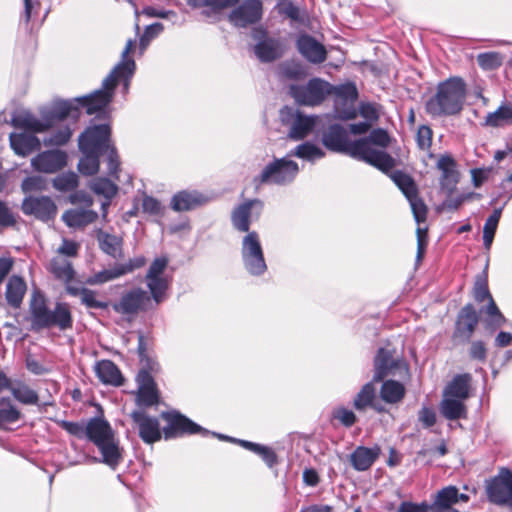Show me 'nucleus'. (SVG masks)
I'll list each match as a JSON object with an SVG mask.
<instances>
[{
    "label": "nucleus",
    "mask_w": 512,
    "mask_h": 512,
    "mask_svg": "<svg viewBox=\"0 0 512 512\" xmlns=\"http://www.w3.org/2000/svg\"><path fill=\"white\" fill-rule=\"evenodd\" d=\"M94 371L103 384L119 387L124 383L121 371L111 360L104 359L96 362Z\"/></svg>",
    "instance_id": "29"
},
{
    "label": "nucleus",
    "mask_w": 512,
    "mask_h": 512,
    "mask_svg": "<svg viewBox=\"0 0 512 512\" xmlns=\"http://www.w3.org/2000/svg\"><path fill=\"white\" fill-rule=\"evenodd\" d=\"M479 317L472 304H466L458 313L453 339L462 343L470 341L477 325Z\"/></svg>",
    "instance_id": "21"
},
{
    "label": "nucleus",
    "mask_w": 512,
    "mask_h": 512,
    "mask_svg": "<svg viewBox=\"0 0 512 512\" xmlns=\"http://www.w3.org/2000/svg\"><path fill=\"white\" fill-rule=\"evenodd\" d=\"M473 296L476 302L481 303L485 300L488 302L493 299L489 288H488V281H487V275L485 272L483 274L477 276L474 288H473Z\"/></svg>",
    "instance_id": "52"
},
{
    "label": "nucleus",
    "mask_w": 512,
    "mask_h": 512,
    "mask_svg": "<svg viewBox=\"0 0 512 512\" xmlns=\"http://www.w3.org/2000/svg\"><path fill=\"white\" fill-rule=\"evenodd\" d=\"M164 26L160 22H155L146 26L143 35L139 40V48L143 52L149 45L150 41L162 33Z\"/></svg>",
    "instance_id": "54"
},
{
    "label": "nucleus",
    "mask_w": 512,
    "mask_h": 512,
    "mask_svg": "<svg viewBox=\"0 0 512 512\" xmlns=\"http://www.w3.org/2000/svg\"><path fill=\"white\" fill-rule=\"evenodd\" d=\"M374 382L375 381L372 380L364 384L355 395L353 399V407L357 411H365L370 407V405H373V402L376 400V387Z\"/></svg>",
    "instance_id": "43"
},
{
    "label": "nucleus",
    "mask_w": 512,
    "mask_h": 512,
    "mask_svg": "<svg viewBox=\"0 0 512 512\" xmlns=\"http://www.w3.org/2000/svg\"><path fill=\"white\" fill-rule=\"evenodd\" d=\"M380 452V447L377 445L372 448L358 446L350 455L351 465L357 471H366L377 460Z\"/></svg>",
    "instance_id": "30"
},
{
    "label": "nucleus",
    "mask_w": 512,
    "mask_h": 512,
    "mask_svg": "<svg viewBox=\"0 0 512 512\" xmlns=\"http://www.w3.org/2000/svg\"><path fill=\"white\" fill-rule=\"evenodd\" d=\"M57 424L72 436L83 438L86 434V425L79 422H72L67 420H59Z\"/></svg>",
    "instance_id": "62"
},
{
    "label": "nucleus",
    "mask_w": 512,
    "mask_h": 512,
    "mask_svg": "<svg viewBox=\"0 0 512 512\" xmlns=\"http://www.w3.org/2000/svg\"><path fill=\"white\" fill-rule=\"evenodd\" d=\"M241 259L244 269L252 276H262L267 271L260 236L256 231L248 232L242 238Z\"/></svg>",
    "instance_id": "9"
},
{
    "label": "nucleus",
    "mask_w": 512,
    "mask_h": 512,
    "mask_svg": "<svg viewBox=\"0 0 512 512\" xmlns=\"http://www.w3.org/2000/svg\"><path fill=\"white\" fill-rule=\"evenodd\" d=\"M136 381L138 384L135 399L137 409L144 410V408L158 404L159 393L152 375L146 370H141L136 376Z\"/></svg>",
    "instance_id": "20"
},
{
    "label": "nucleus",
    "mask_w": 512,
    "mask_h": 512,
    "mask_svg": "<svg viewBox=\"0 0 512 512\" xmlns=\"http://www.w3.org/2000/svg\"><path fill=\"white\" fill-rule=\"evenodd\" d=\"M333 85L321 78H312L305 85H291L290 94L302 105L316 106L332 94Z\"/></svg>",
    "instance_id": "10"
},
{
    "label": "nucleus",
    "mask_w": 512,
    "mask_h": 512,
    "mask_svg": "<svg viewBox=\"0 0 512 512\" xmlns=\"http://www.w3.org/2000/svg\"><path fill=\"white\" fill-rule=\"evenodd\" d=\"M380 396L386 403H399L405 396V387L398 381L386 380L382 383Z\"/></svg>",
    "instance_id": "42"
},
{
    "label": "nucleus",
    "mask_w": 512,
    "mask_h": 512,
    "mask_svg": "<svg viewBox=\"0 0 512 512\" xmlns=\"http://www.w3.org/2000/svg\"><path fill=\"white\" fill-rule=\"evenodd\" d=\"M280 119L283 125L289 128L288 136L293 140H302L315 128L317 116H307L291 107L280 110Z\"/></svg>",
    "instance_id": "12"
},
{
    "label": "nucleus",
    "mask_w": 512,
    "mask_h": 512,
    "mask_svg": "<svg viewBox=\"0 0 512 512\" xmlns=\"http://www.w3.org/2000/svg\"><path fill=\"white\" fill-rule=\"evenodd\" d=\"M367 144V153L362 156H357L358 160L365 161L372 166L380 169L383 172L391 170L395 166V160L385 151L377 150L372 145L386 148L390 143L388 133L383 129H374L370 132L368 137L361 138Z\"/></svg>",
    "instance_id": "8"
},
{
    "label": "nucleus",
    "mask_w": 512,
    "mask_h": 512,
    "mask_svg": "<svg viewBox=\"0 0 512 512\" xmlns=\"http://www.w3.org/2000/svg\"><path fill=\"white\" fill-rule=\"evenodd\" d=\"M465 401L443 396L440 403V412L447 420H458L467 417V407Z\"/></svg>",
    "instance_id": "37"
},
{
    "label": "nucleus",
    "mask_w": 512,
    "mask_h": 512,
    "mask_svg": "<svg viewBox=\"0 0 512 512\" xmlns=\"http://www.w3.org/2000/svg\"><path fill=\"white\" fill-rule=\"evenodd\" d=\"M16 224V217L12 209L5 202L0 200V227L7 228Z\"/></svg>",
    "instance_id": "63"
},
{
    "label": "nucleus",
    "mask_w": 512,
    "mask_h": 512,
    "mask_svg": "<svg viewBox=\"0 0 512 512\" xmlns=\"http://www.w3.org/2000/svg\"><path fill=\"white\" fill-rule=\"evenodd\" d=\"M29 314L31 329L35 332L51 328L66 331L73 327V317L69 304L57 302L54 308L50 309L46 297L39 291L33 292L31 296Z\"/></svg>",
    "instance_id": "2"
},
{
    "label": "nucleus",
    "mask_w": 512,
    "mask_h": 512,
    "mask_svg": "<svg viewBox=\"0 0 512 512\" xmlns=\"http://www.w3.org/2000/svg\"><path fill=\"white\" fill-rule=\"evenodd\" d=\"M121 276H123V271L121 270L120 265L116 264L111 269H105L94 274L93 276H90L86 282L90 285L103 284Z\"/></svg>",
    "instance_id": "51"
},
{
    "label": "nucleus",
    "mask_w": 512,
    "mask_h": 512,
    "mask_svg": "<svg viewBox=\"0 0 512 512\" xmlns=\"http://www.w3.org/2000/svg\"><path fill=\"white\" fill-rule=\"evenodd\" d=\"M502 208L494 209L493 213L486 219L483 227V245L489 250L493 243V239L501 217Z\"/></svg>",
    "instance_id": "44"
},
{
    "label": "nucleus",
    "mask_w": 512,
    "mask_h": 512,
    "mask_svg": "<svg viewBox=\"0 0 512 512\" xmlns=\"http://www.w3.org/2000/svg\"><path fill=\"white\" fill-rule=\"evenodd\" d=\"M10 393L16 401L23 405H39L37 391L21 380L14 381Z\"/></svg>",
    "instance_id": "39"
},
{
    "label": "nucleus",
    "mask_w": 512,
    "mask_h": 512,
    "mask_svg": "<svg viewBox=\"0 0 512 512\" xmlns=\"http://www.w3.org/2000/svg\"><path fill=\"white\" fill-rule=\"evenodd\" d=\"M429 506V503L426 501L421 503L403 501L400 503L396 512H431Z\"/></svg>",
    "instance_id": "64"
},
{
    "label": "nucleus",
    "mask_w": 512,
    "mask_h": 512,
    "mask_svg": "<svg viewBox=\"0 0 512 512\" xmlns=\"http://www.w3.org/2000/svg\"><path fill=\"white\" fill-rule=\"evenodd\" d=\"M27 290L24 279L18 275H12L6 285L5 297L7 303L13 308H19L23 302Z\"/></svg>",
    "instance_id": "35"
},
{
    "label": "nucleus",
    "mask_w": 512,
    "mask_h": 512,
    "mask_svg": "<svg viewBox=\"0 0 512 512\" xmlns=\"http://www.w3.org/2000/svg\"><path fill=\"white\" fill-rule=\"evenodd\" d=\"M111 130L109 125L100 124L88 127L78 139V146L82 153L104 154L109 148Z\"/></svg>",
    "instance_id": "14"
},
{
    "label": "nucleus",
    "mask_w": 512,
    "mask_h": 512,
    "mask_svg": "<svg viewBox=\"0 0 512 512\" xmlns=\"http://www.w3.org/2000/svg\"><path fill=\"white\" fill-rule=\"evenodd\" d=\"M391 179L402 191L406 198L411 197L418 192L414 180L408 174L402 171L393 172L391 174Z\"/></svg>",
    "instance_id": "46"
},
{
    "label": "nucleus",
    "mask_w": 512,
    "mask_h": 512,
    "mask_svg": "<svg viewBox=\"0 0 512 512\" xmlns=\"http://www.w3.org/2000/svg\"><path fill=\"white\" fill-rule=\"evenodd\" d=\"M296 47L299 53L310 63L320 64L327 58L325 47L310 35L301 34L297 38Z\"/></svg>",
    "instance_id": "24"
},
{
    "label": "nucleus",
    "mask_w": 512,
    "mask_h": 512,
    "mask_svg": "<svg viewBox=\"0 0 512 512\" xmlns=\"http://www.w3.org/2000/svg\"><path fill=\"white\" fill-rule=\"evenodd\" d=\"M188 4L194 7H209L214 11H219L236 5L239 0H186Z\"/></svg>",
    "instance_id": "53"
},
{
    "label": "nucleus",
    "mask_w": 512,
    "mask_h": 512,
    "mask_svg": "<svg viewBox=\"0 0 512 512\" xmlns=\"http://www.w3.org/2000/svg\"><path fill=\"white\" fill-rule=\"evenodd\" d=\"M209 201V198L196 190H182L173 195L170 206L176 212L196 209Z\"/></svg>",
    "instance_id": "25"
},
{
    "label": "nucleus",
    "mask_w": 512,
    "mask_h": 512,
    "mask_svg": "<svg viewBox=\"0 0 512 512\" xmlns=\"http://www.w3.org/2000/svg\"><path fill=\"white\" fill-rule=\"evenodd\" d=\"M466 99V84L460 77H451L437 85L436 93L425 105L426 112L433 117L459 114Z\"/></svg>",
    "instance_id": "3"
},
{
    "label": "nucleus",
    "mask_w": 512,
    "mask_h": 512,
    "mask_svg": "<svg viewBox=\"0 0 512 512\" xmlns=\"http://www.w3.org/2000/svg\"><path fill=\"white\" fill-rule=\"evenodd\" d=\"M455 504H457L456 487L447 486L437 492L429 508L431 512H459L453 508Z\"/></svg>",
    "instance_id": "32"
},
{
    "label": "nucleus",
    "mask_w": 512,
    "mask_h": 512,
    "mask_svg": "<svg viewBox=\"0 0 512 512\" xmlns=\"http://www.w3.org/2000/svg\"><path fill=\"white\" fill-rule=\"evenodd\" d=\"M99 246L101 250L112 258L118 259L123 256L121 237L109 233L101 232L98 235Z\"/></svg>",
    "instance_id": "40"
},
{
    "label": "nucleus",
    "mask_w": 512,
    "mask_h": 512,
    "mask_svg": "<svg viewBox=\"0 0 512 512\" xmlns=\"http://www.w3.org/2000/svg\"><path fill=\"white\" fill-rule=\"evenodd\" d=\"M483 125L491 128L512 126V102H503L495 111L489 112Z\"/></svg>",
    "instance_id": "34"
},
{
    "label": "nucleus",
    "mask_w": 512,
    "mask_h": 512,
    "mask_svg": "<svg viewBox=\"0 0 512 512\" xmlns=\"http://www.w3.org/2000/svg\"><path fill=\"white\" fill-rule=\"evenodd\" d=\"M21 209L25 215L34 216L43 222L54 219L57 213V206L49 196L26 197Z\"/></svg>",
    "instance_id": "18"
},
{
    "label": "nucleus",
    "mask_w": 512,
    "mask_h": 512,
    "mask_svg": "<svg viewBox=\"0 0 512 512\" xmlns=\"http://www.w3.org/2000/svg\"><path fill=\"white\" fill-rule=\"evenodd\" d=\"M489 502L512 509V471L501 468L499 473L486 482Z\"/></svg>",
    "instance_id": "11"
},
{
    "label": "nucleus",
    "mask_w": 512,
    "mask_h": 512,
    "mask_svg": "<svg viewBox=\"0 0 512 512\" xmlns=\"http://www.w3.org/2000/svg\"><path fill=\"white\" fill-rule=\"evenodd\" d=\"M49 271L53 276L65 284L67 290L68 285H73L72 280L75 276V270L72 263L64 257H54L49 264Z\"/></svg>",
    "instance_id": "36"
},
{
    "label": "nucleus",
    "mask_w": 512,
    "mask_h": 512,
    "mask_svg": "<svg viewBox=\"0 0 512 512\" xmlns=\"http://www.w3.org/2000/svg\"><path fill=\"white\" fill-rule=\"evenodd\" d=\"M332 94L336 97L337 100H342L344 102L353 103L358 98V90L355 83L353 82L333 86Z\"/></svg>",
    "instance_id": "49"
},
{
    "label": "nucleus",
    "mask_w": 512,
    "mask_h": 512,
    "mask_svg": "<svg viewBox=\"0 0 512 512\" xmlns=\"http://www.w3.org/2000/svg\"><path fill=\"white\" fill-rule=\"evenodd\" d=\"M67 293L71 296H80L81 303L87 308L107 309L108 303L97 299V293L88 288H81L76 285H68Z\"/></svg>",
    "instance_id": "38"
},
{
    "label": "nucleus",
    "mask_w": 512,
    "mask_h": 512,
    "mask_svg": "<svg viewBox=\"0 0 512 512\" xmlns=\"http://www.w3.org/2000/svg\"><path fill=\"white\" fill-rule=\"evenodd\" d=\"M333 418L338 420L343 426L352 427L357 420L355 413L345 407H338L333 410Z\"/></svg>",
    "instance_id": "61"
},
{
    "label": "nucleus",
    "mask_w": 512,
    "mask_h": 512,
    "mask_svg": "<svg viewBox=\"0 0 512 512\" xmlns=\"http://www.w3.org/2000/svg\"><path fill=\"white\" fill-rule=\"evenodd\" d=\"M151 304L149 293L141 288H133L121 295L118 302L112 305L116 313L126 316H135L146 311Z\"/></svg>",
    "instance_id": "16"
},
{
    "label": "nucleus",
    "mask_w": 512,
    "mask_h": 512,
    "mask_svg": "<svg viewBox=\"0 0 512 512\" xmlns=\"http://www.w3.org/2000/svg\"><path fill=\"white\" fill-rule=\"evenodd\" d=\"M167 265L168 259L166 257L156 258L151 263L145 276V282L150 292V300L153 299L156 305L165 300L170 285V279L164 275Z\"/></svg>",
    "instance_id": "13"
},
{
    "label": "nucleus",
    "mask_w": 512,
    "mask_h": 512,
    "mask_svg": "<svg viewBox=\"0 0 512 512\" xmlns=\"http://www.w3.org/2000/svg\"><path fill=\"white\" fill-rule=\"evenodd\" d=\"M163 419L166 420L167 425L164 427V438L165 439H172L178 436L182 435H192V434H200L203 437L207 436H213L217 437L221 440L226 441H236L235 438L216 433V432H210L209 430L201 427L197 423L193 422L188 417L182 415L181 413L177 411H170V412H163L162 413Z\"/></svg>",
    "instance_id": "7"
},
{
    "label": "nucleus",
    "mask_w": 512,
    "mask_h": 512,
    "mask_svg": "<svg viewBox=\"0 0 512 512\" xmlns=\"http://www.w3.org/2000/svg\"><path fill=\"white\" fill-rule=\"evenodd\" d=\"M281 73L288 79L297 80L305 76L304 67L295 61H287L280 67Z\"/></svg>",
    "instance_id": "55"
},
{
    "label": "nucleus",
    "mask_w": 512,
    "mask_h": 512,
    "mask_svg": "<svg viewBox=\"0 0 512 512\" xmlns=\"http://www.w3.org/2000/svg\"><path fill=\"white\" fill-rule=\"evenodd\" d=\"M415 221L417 223L424 222L427 216V207L424 202L418 197V192L413 196L408 197Z\"/></svg>",
    "instance_id": "57"
},
{
    "label": "nucleus",
    "mask_w": 512,
    "mask_h": 512,
    "mask_svg": "<svg viewBox=\"0 0 512 512\" xmlns=\"http://www.w3.org/2000/svg\"><path fill=\"white\" fill-rule=\"evenodd\" d=\"M45 188L46 181L40 175L28 176L21 183V189L24 193L42 191Z\"/></svg>",
    "instance_id": "58"
},
{
    "label": "nucleus",
    "mask_w": 512,
    "mask_h": 512,
    "mask_svg": "<svg viewBox=\"0 0 512 512\" xmlns=\"http://www.w3.org/2000/svg\"><path fill=\"white\" fill-rule=\"evenodd\" d=\"M53 186L60 192L72 191L78 186V175L74 172L62 173L54 178Z\"/></svg>",
    "instance_id": "50"
},
{
    "label": "nucleus",
    "mask_w": 512,
    "mask_h": 512,
    "mask_svg": "<svg viewBox=\"0 0 512 512\" xmlns=\"http://www.w3.org/2000/svg\"><path fill=\"white\" fill-rule=\"evenodd\" d=\"M98 218L97 212L91 209L75 208L67 210L62 220L68 227L81 228L93 223Z\"/></svg>",
    "instance_id": "33"
},
{
    "label": "nucleus",
    "mask_w": 512,
    "mask_h": 512,
    "mask_svg": "<svg viewBox=\"0 0 512 512\" xmlns=\"http://www.w3.org/2000/svg\"><path fill=\"white\" fill-rule=\"evenodd\" d=\"M263 6L260 0H245L234 8L230 15V22L240 28L259 22L262 18Z\"/></svg>",
    "instance_id": "19"
},
{
    "label": "nucleus",
    "mask_w": 512,
    "mask_h": 512,
    "mask_svg": "<svg viewBox=\"0 0 512 512\" xmlns=\"http://www.w3.org/2000/svg\"><path fill=\"white\" fill-rule=\"evenodd\" d=\"M288 156H296L300 159L314 163L315 161L322 159L325 156V152L313 142L306 141L291 150Z\"/></svg>",
    "instance_id": "41"
},
{
    "label": "nucleus",
    "mask_w": 512,
    "mask_h": 512,
    "mask_svg": "<svg viewBox=\"0 0 512 512\" xmlns=\"http://www.w3.org/2000/svg\"><path fill=\"white\" fill-rule=\"evenodd\" d=\"M67 164V154L61 150H46L31 159V167L42 173L52 174Z\"/></svg>",
    "instance_id": "22"
},
{
    "label": "nucleus",
    "mask_w": 512,
    "mask_h": 512,
    "mask_svg": "<svg viewBox=\"0 0 512 512\" xmlns=\"http://www.w3.org/2000/svg\"><path fill=\"white\" fill-rule=\"evenodd\" d=\"M134 40L129 39L121 55V61L113 68L102 82V88L93 93L75 98L74 100H60L54 102L50 110L43 113V119H28L26 126L34 132H44L55 122L68 117L76 120L80 115V108L86 109L88 115L104 110L112 101L114 89L118 83H122L123 93L129 91L131 79L135 73L136 64L128 54L134 47Z\"/></svg>",
    "instance_id": "1"
},
{
    "label": "nucleus",
    "mask_w": 512,
    "mask_h": 512,
    "mask_svg": "<svg viewBox=\"0 0 512 512\" xmlns=\"http://www.w3.org/2000/svg\"><path fill=\"white\" fill-rule=\"evenodd\" d=\"M480 312L487 316L486 326L488 328L496 329L501 327L506 322L504 315L499 310L494 299H491V301H489L485 307H482Z\"/></svg>",
    "instance_id": "45"
},
{
    "label": "nucleus",
    "mask_w": 512,
    "mask_h": 512,
    "mask_svg": "<svg viewBox=\"0 0 512 512\" xmlns=\"http://www.w3.org/2000/svg\"><path fill=\"white\" fill-rule=\"evenodd\" d=\"M436 168L441 172L439 184L447 194H452L459 182L457 163L451 155H441L436 163Z\"/></svg>",
    "instance_id": "23"
},
{
    "label": "nucleus",
    "mask_w": 512,
    "mask_h": 512,
    "mask_svg": "<svg viewBox=\"0 0 512 512\" xmlns=\"http://www.w3.org/2000/svg\"><path fill=\"white\" fill-rule=\"evenodd\" d=\"M91 189L94 193L104 196L105 199L111 200L116 195L118 187L111 180L99 177L92 181Z\"/></svg>",
    "instance_id": "48"
},
{
    "label": "nucleus",
    "mask_w": 512,
    "mask_h": 512,
    "mask_svg": "<svg viewBox=\"0 0 512 512\" xmlns=\"http://www.w3.org/2000/svg\"><path fill=\"white\" fill-rule=\"evenodd\" d=\"M9 140L13 151L22 157L39 150L41 147V142L38 137L31 133H12L10 134Z\"/></svg>",
    "instance_id": "28"
},
{
    "label": "nucleus",
    "mask_w": 512,
    "mask_h": 512,
    "mask_svg": "<svg viewBox=\"0 0 512 512\" xmlns=\"http://www.w3.org/2000/svg\"><path fill=\"white\" fill-rule=\"evenodd\" d=\"M472 376L469 373L457 374L445 386L443 396L465 401L469 398Z\"/></svg>",
    "instance_id": "31"
},
{
    "label": "nucleus",
    "mask_w": 512,
    "mask_h": 512,
    "mask_svg": "<svg viewBox=\"0 0 512 512\" xmlns=\"http://www.w3.org/2000/svg\"><path fill=\"white\" fill-rule=\"evenodd\" d=\"M21 418V412L17 407L0 408V430H5L8 424L15 423Z\"/></svg>",
    "instance_id": "59"
},
{
    "label": "nucleus",
    "mask_w": 512,
    "mask_h": 512,
    "mask_svg": "<svg viewBox=\"0 0 512 512\" xmlns=\"http://www.w3.org/2000/svg\"><path fill=\"white\" fill-rule=\"evenodd\" d=\"M322 143L330 151L344 153L355 159L367 153L366 141H351L347 129L340 124H332L323 132Z\"/></svg>",
    "instance_id": "6"
},
{
    "label": "nucleus",
    "mask_w": 512,
    "mask_h": 512,
    "mask_svg": "<svg viewBox=\"0 0 512 512\" xmlns=\"http://www.w3.org/2000/svg\"><path fill=\"white\" fill-rule=\"evenodd\" d=\"M394 352L387 348H379L374 359L373 381L379 382L389 375L396 376L408 372L405 361L400 357H395Z\"/></svg>",
    "instance_id": "15"
},
{
    "label": "nucleus",
    "mask_w": 512,
    "mask_h": 512,
    "mask_svg": "<svg viewBox=\"0 0 512 512\" xmlns=\"http://www.w3.org/2000/svg\"><path fill=\"white\" fill-rule=\"evenodd\" d=\"M448 194L447 199L443 202V207L449 211L457 210L464 202L472 200L474 197L480 198V194L474 192L462 193L456 197H450Z\"/></svg>",
    "instance_id": "56"
},
{
    "label": "nucleus",
    "mask_w": 512,
    "mask_h": 512,
    "mask_svg": "<svg viewBox=\"0 0 512 512\" xmlns=\"http://www.w3.org/2000/svg\"><path fill=\"white\" fill-rule=\"evenodd\" d=\"M130 417L136 425L140 439L146 444H153L161 439L164 428L161 429L159 419L148 415L142 409L131 412Z\"/></svg>",
    "instance_id": "17"
},
{
    "label": "nucleus",
    "mask_w": 512,
    "mask_h": 512,
    "mask_svg": "<svg viewBox=\"0 0 512 512\" xmlns=\"http://www.w3.org/2000/svg\"><path fill=\"white\" fill-rule=\"evenodd\" d=\"M256 57L265 63L272 62L284 54V48L279 39L265 37L254 46Z\"/></svg>",
    "instance_id": "27"
},
{
    "label": "nucleus",
    "mask_w": 512,
    "mask_h": 512,
    "mask_svg": "<svg viewBox=\"0 0 512 512\" xmlns=\"http://www.w3.org/2000/svg\"><path fill=\"white\" fill-rule=\"evenodd\" d=\"M72 136L71 129L66 126L54 132L49 138L44 139L45 145L62 146L66 144Z\"/></svg>",
    "instance_id": "60"
},
{
    "label": "nucleus",
    "mask_w": 512,
    "mask_h": 512,
    "mask_svg": "<svg viewBox=\"0 0 512 512\" xmlns=\"http://www.w3.org/2000/svg\"><path fill=\"white\" fill-rule=\"evenodd\" d=\"M85 436L99 449L102 462L116 469L122 461V453L110 424L103 418L93 417L86 424Z\"/></svg>",
    "instance_id": "4"
},
{
    "label": "nucleus",
    "mask_w": 512,
    "mask_h": 512,
    "mask_svg": "<svg viewBox=\"0 0 512 512\" xmlns=\"http://www.w3.org/2000/svg\"><path fill=\"white\" fill-rule=\"evenodd\" d=\"M289 157L274 158L273 161L266 164L252 180L255 189L258 190L264 185L286 186L291 184L299 173V166Z\"/></svg>",
    "instance_id": "5"
},
{
    "label": "nucleus",
    "mask_w": 512,
    "mask_h": 512,
    "mask_svg": "<svg viewBox=\"0 0 512 512\" xmlns=\"http://www.w3.org/2000/svg\"><path fill=\"white\" fill-rule=\"evenodd\" d=\"M262 206V202L258 199L247 200L236 206L231 213V222L233 227L239 232L250 231V217L252 208L255 206Z\"/></svg>",
    "instance_id": "26"
},
{
    "label": "nucleus",
    "mask_w": 512,
    "mask_h": 512,
    "mask_svg": "<svg viewBox=\"0 0 512 512\" xmlns=\"http://www.w3.org/2000/svg\"><path fill=\"white\" fill-rule=\"evenodd\" d=\"M83 156L79 160L78 170L81 174L86 176L94 175L98 172L100 161L99 158L102 154L91 152V153H82Z\"/></svg>",
    "instance_id": "47"
}]
</instances>
